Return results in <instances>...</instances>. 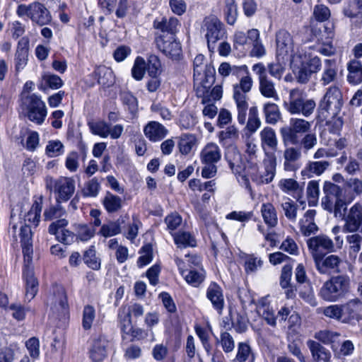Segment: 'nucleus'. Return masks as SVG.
Returning a JSON list of instances; mask_svg holds the SVG:
<instances>
[{
    "label": "nucleus",
    "mask_w": 362,
    "mask_h": 362,
    "mask_svg": "<svg viewBox=\"0 0 362 362\" xmlns=\"http://www.w3.org/2000/svg\"><path fill=\"white\" fill-rule=\"evenodd\" d=\"M180 25V21L175 16L156 17L153 21V28L159 31L154 36L156 47L173 61H180L182 57V45L177 37Z\"/></svg>",
    "instance_id": "nucleus-1"
},
{
    "label": "nucleus",
    "mask_w": 362,
    "mask_h": 362,
    "mask_svg": "<svg viewBox=\"0 0 362 362\" xmlns=\"http://www.w3.org/2000/svg\"><path fill=\"white\" fill-rule=\"evenodd\" d=\"M346 189H350L351 194L347 198L342 196V188L330 182L325 181L323 185L325 196L322 199V208L329 212L334 213L335 217H344L347 206L356 196L362 194V180L358 178H350L344 183Z\"/></svg>",
    "instance_id": "nucleus-2"
},
{
    "label": "nucleus",
    "mask_w": 362,
    "mask_h": 362,
    "mask_svg": "<svg viewBox=\"0 0 362 362\" xmlns=\"http://www.w3.org/2000/svg\"><path fill=\"white\" fill-rule=\"evenodd\" d=\"M20 239L23 256L22 280L25 290V298L30 302L38 293L39 281L35 276L33 266V244L32 233L28 226L21 228Z\"/></svg>",
    "instance_id": "nucleus-3"
},
{
    "label": "nucleus",
    "mask_w": 362,
    "mask_h": 362,
    "mask_svg": "<svg viewBox=\"0 0 362 362\" xmlns=\"http://www.w3.org/2000/svg\"><path fill=\"white\" fill-rule=\"evenodd\" d=\"M69 221L61 218L52 221L48 226V233L64 245H71L74 243H87L95 235V228L88 223H74V232L67 228Z\"/></svg>",
    "instance_id": "nucleus-4"
},
{
    "label": "nucleus",
    "mask_w": 362,
    "mask_h": 362,
    "mask_svg": "<svg viewBox=\"0 0 362 362\" xmlns=\"http://www.w3.org/2000/svg\"><path fill=\"white\" fill-rule=\"evenodd\" d=\"M349 288L350 279L347 276H334L323 284L318 296L325 301L336 302L345 297Z\"/></svg>",
    "instance_id": "nucleus-5"
},
{
    "label": "nucleus",
    "mask_w": 362,
    "mask_h": 362,
    "mask_svg": "<svg viewBox=\"0 0 362 362\" xmlns=\"http://www.w3.org/2000/svg\"><path fill=\"white\" fill-rule=\"evenodd\" d=\"M343 105V95L340 88L337 86H331L319 102L318 117L322 120H326L331 115H339Z\"/></svg>",
    "instance_id": "nucleus-6"
},
{
    "label": "nucleus",
    "mask_w": 362,
    "mask_h": 362,
    "mask_svg": "<svg viewBox=\"0 0 362 362\" xmlns=\"http://www.w3.org/2000/svg\"><path fill=\"white\" fill-rule=\"evenodd\" d=\"M224 157L238 182L247 191L252 192V188L250 180L247 178L246 165L238 148L235 146H228L225 151Z\"/></svg>",
    "instance_id": "nucleus-7"
},
{
    "label": "nucleus",
    "mask_w": 362,
    "mask_h": 362,
    "mask_svg": "<svg viewBox=\"0 0 362 362\" xmlns=\"http://www.w3.org/2000/svg\"><path fill=\"white\" fill-rule=\"evenodd\" d=\"M16 14L18 17L27 16L33 23L40 26L51 23L52 18L50 11L44 4L33 1L28 5L21 4L17 6Z\"/></svg>",
    "instance_id": "nucleus-8"
},
{
    "label": "nucleus",
    "mask_w": 362,
    "mask_h": 362,
    "mask_svg": "<svg viewBox=\"0 0 362 362\" xmlns=\"http://www.w3.org/2000/svg\"><path fill=\"white\" fill-rule=\"evenodd\" d=\"M21 103V106L26 111V116L30 121L37 124H42L44 122L47 115V109L40 95L27 94L22 96Z\"/></svg>",
    "instance_id": "nucleus-9"
},
{
    "label": "nucleus",
    "mask_w": 362,
    "mask_h": 362,
    "mask_svg": "<svg viewBox=\"0 0 362 362\" xmlns=\"http://www.w3.org/2000/svg\"><path fill=\"white\" fill-rule=\"evenodd\" d=\"M310 128V124L299 118H291L289 124L280 128L283 143L285 146L299 144L301 137L307 133Z\"/></svg>",
    "instance_id": "nucleus-10"
},
{
    "label": "nucleus",
    "mask_w": 362,
    "mask_h": 362,
    "mask_svg": "<svg viewBox=\"0 0 362 362\" xmlns=\"http://www.w3.org/2000/svg\"><path fill=\"white\" fill-rule=\"evenodd\" d=\"M46 188L54 191L56 203L68 202L75 192V182L72 177L61 176L57 179L52 177L46 180Z\"/></svg>",
    "instance_id": "nucleus-11"
},
{
    "label": "nucleus",
    "mask_w": 362,
    "mask_h": 362,
    "mask_svg": "<svg viewBox=\"0 0 362 362\" xmlns=\"http://www.w3.org/2000/svg\"><path fill=\"white\" fill-rule=\"evenodd\" d=\"M264 172L263 175L259 173L257 163H251L249 165V171L247 173V178L252 180L257 185L269 184L272 182L276 175V158L272 155L268 160L264 161Z\"/></svg>",
    "instance_id": "nucleus-12"
},
{
    "label": "nucleus",
    "mask_w": 362,
    "mask_h": 362,
    "mask_svg": "<svg viewBox=\"0 0 362 362\" xmlns=\"http://www.w3.org/2000/svg\"><path fill=\"white\" fill-rule=\"evenodd\" d=\"M300 64L297 66L295 75L300 83H306L313 74H316L322 68L321 59L311 54L300 56Z\"/></svg>",
    "instance_id": "nucleus-13"
},
{
    "label": "nucleus",
    "mask_w": 362,
    "mask_h": 362,
    "mask_svg": "<svg viewBox=\"0 0 362 362\" xmlns=\"http://www.w3.org/2000/svg\"><path fill=\"white\" fill-rule=\"evenodd\" d=\"M206 28L205 37L209 49H214L217 41L223 38L226 30L223 23L216 16L206 18L204 21Z\"/></svg>",
    "instance_id": "nucleus-14"
},
{
    "label": "nucleus",
    "mask_w": 362,
    "mask_h": 362,
    "mask_svg": "<svg viewBox=\"0 0 362 362\" xmlns=\"http://www.w3.org/2000/svg\"><path fill=\"white\" fill-rule=\"evenodd\" d=\"M252 71L259 76V88L261 94L265 98H273L278 100L279 96L274 88V84L268 79L264 65L261 62L255 64L252 66Z\"/></svg>",
    "instance_id": "nucleus-15"
},
{
    "label": "nucleus",
    "mask_w": 362,
    "mask_h": 362,
    "mask_svg": "<svg viewBox=\"0 0 362 362\" xmlns=\"http://www.w3.org/2000/svg\"><path fill=\"white\" fill-rule=\"evenodd\" d=\"M215 68L211 64H206L204 70V77H199L201 79L200 86L197 88V94L202 98V103L210 101L209 91L216 80Z\"/></svg>",
    "instance_id": "nucleus-16"
},
{
    "label": "nucleus",
    "mask_w": 362,
    "mask_h": 362,
    "mask_svg": "<svg viewBox=\"0 0 362 362\" xmlns=\"http://www.w3.org/2000/svg\"><path fill=\"white\" fill-rule=\"evenodd\" d=\"M109 344L110 341L103 334L93 339L88 349V356L92 362H103L107 358Z\"/></svg>",
    "instance_id": "nucleus-17"
},
{
    "label": "nucleus",
    "mask_w": 362,
    "mask_h": 362,
    "mask_svg": "<svg viewBox=\"0 0 362 362\" xmlns=\"http://www.w3.org/2000/svg\"><path fill=\"white\" fill-rule=\"evenodd\" d=\"M308 249L313 258L315 254H327L334 251V245L332 239L325 235H320L309 238L307 241Z\"/></svg>",
    "instance_id": "nucleus-18"
},
{
    "label": "nucleus",
    "mask_w": 362,
    "mask_h": 362,
    "mask_svg": "<svg viewBox=\"0 0 362 362\" xmlns=\"http://www.w3.org/2000/svg\"><path fill=\"white\" fill-rule=\"evenodd\" d=\"M206 297L211 302L212 308L222 314L225 306L223 290L216 281H211L206 291Z\"/></svg>",
    "instance_id": "nucleus-19"
},
{
    "label": "nucleus",
    "mask_w": 362,
    "mask_h": 362,
    "mask_svg": "<svg viewBox=\"0 0 362 362\" xmlns=\"http://www.w3.org/2000/svg\"><path fill=\"white\" fill-rule=\"evenodd\" d=\"M327 254H315L313 260L315 268L321 274H325L332 270H338L341 263V259L338 255H330L325 257Z\"/></svg>",
    "instance_id": "nucleus-20"
},
{
    "label": "nucleus",
    "mask_w": 362,
    "mask_h": 362,
    "mask_svg": "<svg viewBox=\"0 0 362 362\" xmlns=\"http://www.w3.org/2000/svg\"><path fill=\"white\" fill-rule=\"evenodd\" d=\"M361 304V300L357 298L341 304L342 322L351 323L362 320V316L360 314Z\"/></svg>",
    "instance_id": "nucleus-21"
},
{
    "label": "nucleus",
    "mask_w": 362,
    "mask_h": 362,
    "mask_svg": "<svg viewBox=\"0 0 362 362\" xmlns=\"http://www.w3.org/2000/svg\"><path fill=\"white\" fill-rule=\"evenodd\" d=\"M43 197L36 196L33 197V202L30 210L25 214L24 220L28 223H25L21 226L22 228L24 226H28L31 229V226L35 228L37 227L40 222L41 212L42 209ZM21 228H20V230ZM32 231V230H30ZM33 233V232H31ZM21 233H19V235ZM33 233H32V236Z\"/></svg>",
    "instance_id": "nucleus-22"
},
{
    "label": "nucleus",
    "mask_w": 362,
    "mask_h": 362,
    "mask_svg": "<svg viewBox=\"0 0 362 362\" xmlns=\"http://www.w3.org/2000/svg\"><path fill=\"white\" fill-rule=\"evenodd\" d=\"M90 76L95 79L97 84L101 85L103 89L110 88L115 83L114 71L105 65L95 66Z\"/></svg>",
    "instance_id": "nucleus-23"
},
{
    "label": "nucleus",
    "mask_w": 362,
    "mask_h": 362,
    "mask_svg": "<svg viewBox=\"0 0 362 362\" xmlns=\"http://www.w3.org/2000/svg\"><path fill=\"white\" fill-rule=\"evenodd\" d=\"M343 218V217H341ZM344 230L349 233L356 232L362 224V206L356 203L345 218Z\"/></svg>",
    "instance_id": "nucleus-24"
},
{
    "label": "nucleus",
    "mask_w": 362,
    "mask_h": 362,
    "mask_svg": "<svg viewBox=\"0 0 362 362\" xmlns=\"http://www.w3.org/2000/svg\"><path fill=\"white\" fill-rule=\"evenodd\" d=\"M339 67L337 59H326L324 60V66L320 80L323 86H326L337 81Z\"/></svg>",
    "instance_id": "nucleus-25"
},
{
    "label": "nucleus",
    "mask_w": 362,
    "mask_h": 362,
    "mask_svg": "<svg viewBox=\"0 0 362 362\" xmlns=\"http://www.w3.org/2000/svg\"><path fill=\"white\" fill-rule=\"evenodd\" d=\"M29 44L28 37H22L18 42L15 54V68L16 71L23 69L28 63Z\"/></svg>",
    "instance_id": "nucleus-26"
},
{
    "label": "nucleus",
    "mask_w": 362,
    "mask_h": 362,
    "mask_svg": "<svg viewBox=\"0 0 362 362\" xmlns=\"http://www.w3.org/2000/svg\"><path fill=\"white\" fill-rule=\"evenodd\" d=\"M278 185L283 192L291 195L296 200H298L304 194V183L300 185L293 178L281 179Z\"/></svg>",
    "instance_id": "nucleus-27"
},
{
    "label": "nucleus",
    "mask_w": 362,
    "mask_h": 362,
    "mask_svg": "<svg viewBox=\"0 0 362 362\" xmlns=\"http://www.w3.org/2000/svg\"><path fill=\"white\" fill-rule=\"evenodd\" d=\"M180 274L186 283L194 288L199 287L206 277V272L204 268L184 269L180 272Z\"/></svg>",
    "instance_id": "nucleus-28"
},
{
    "label": "nucleus",
    "mask_w": 362,
    "mask_h": 362,
    "mask_svg": "<svg viewBox=\"0 0 362 362\" xmlns=\"http://www.w3.org/2000/svg\"><path fill=\"white\" fill-rule=\"evenodd\" d=\"M329 166V163L327 160L308 161L304 169L301 171V175L303 179L311 178L314 175H321Z\"/></svg>",
    "instance_id": "nucleus-29"
},
{
    "label": "nucleus",
    "mask_w": 362,
    "mask_h": 362,
    "mask_svg": "<svg viewBox=\"0 0 362 362\" xmlns=\"http://www.w3.org/2000/svg\"><path fill=\"white\" fill-rule=\"evenodd\" d=\"M238 88V85L234 86L233 99L237 105L238 122L240 124H244L246 121L248 103L246 100V95L241 93Z\"/></svg>",
    "instance_id": "nucleus-30"
},
{
    "label": "nucleus",
    "mask_w": 362,
    "mask_h": 362,
    "mask_svg": "<svg viewBox=\"0 0 362 362\" xmlns=\"http://www.w3.org/2000/svg\"><path fill=\"white\" fill-rule=\"evenodd\" d=\"M200 157L203 164H215L221 158L220 148L217 144L209 143L202 150Z\"/></svg>",
    "instance_id": "nucleus-31"
},
{
    "label": "nucleus",
    "mask_w": 362,
    "mask_h": 362,
    "mask_svg": "<svg viewBox=\"0 0 362 362\" xmlns=\"http://www.w3.org/2000/svg\"><path fill=\"white\" fill-rule=\"evenodd\" d=\"M347 81L351 85H358L362 83V63L356 59H352L347 63Z\"/></svg>",
    "instance_id": "nucleus-32"
},
{
    "label": "nucleus",
    "mask_w": 362,
    "mask_h": 362,
    "mask_svg": "<svg viewBox=\"0 0 362 362\" xmlns=\"http://www.w3.org/2000/svg\"><path fill=\"white\" fill-rule=\"evenodd\" d=\"M144 134L151 141H161L167 134V130L160 123L150 122L144 129Z\"/></svg>",
    "instance_id": "nucleus-33"
},
{
    "label": "nucleus",
    "mask_w": 362,
    "mask_h": 362,
    "mask_svg": "<svg viewBox=\"0 0 362 362\" xmlns=\"http://www.w3.org/2000/svg\"><path fill=\"white\" fill-rule=\"evenodd\" d=\"M307 344L315 361L329 362L330 361V351L321 345L320 342L309 339Z\"/></svg>",
    "instance_id": "nucleus-34"
},
{
    "label": "nucleus",
    "mask_w": 362,
    "mask_h": 362,
    "mask_svg": "<svg viewBox=\"0 0 362 362\" xmlns=\"http://www.w3.org/2000/svg\"><path fill=\"white\" fill-rule=\"evenodd\" d=\"M82 259L84 264L92 270L98 271L101 268V259L97 256L94 245H90L83 252Z\"/></svg>",
    "instance_id": "nucleus-35"
},
{
    "label": "nucleus",
    "mask_w": 362,
    "mask_h": 362,
    "mask_svg": "<svg viewBox=\"0 0 362 362\" xmlns=\"http://www.w3.org/2000/svg\"><path fill=\"white\" fill-rule=\"evenodd\" d=\"M101 203L108 214H114L122 208V199L120 197L107 191Z\"/></svg>",
    "instance_id": "nucleus-36"
},
{
    "label": "nucleus",
    "mask_w": 362,
    "mask_h": 362,
    "mask_svg": "<svg viewBox=\"0 0 362 362\" xmlns=\"http://www.w3.org/2000/svg\"><path fill=\"white\" fill-rule=\"evenodd\" d=\"M255 356L248 341L238 343L237 353L233 362H255Z\"/></svg>",
    "instance_id": "nucleus-37"
},
{
    "label": "nucleus",
    "mask_w": 362,
    "mask_h": 362,
    "mask_svg": "<svg viewBox=\"0 0 362 362\" xmlns=\"http://www.w3.org/2000/svg\"><path fill=\"white\" fill-rule=\"evenodd\" d=\"M259 38V32L257 29H250L247 33L238 31L234 35L233 43L235 47L238 45H250L251 42H255Z\"/></svg>",
    "instance_id": "nucleus-38"
},
{
    "label": "nucleus",
    "mask_w": 362,
    "mask_h": 362,
    "mask_svg": "<svg viewBox=\"0 0 362 362\" xmlns=\"http://www.w3.org/2000/svg\"><path fill=\"white\" fill-rule=\"evenodd\" d=\"M223 18L227 24L233 25L238 16V5L235 0H224Z\"/></svg>",
    "instance_id": "nucleus-39"
},
{
    "label": "nucleus",
    "mask_w": 362,
    "mask_h": 362,
    "mask_svg": "<svg viewBox=\"0 0 362 362\" xmlns=\"http://www.w3.org/2000/svg\"><path fill=\"white\" fill-rule=\"evenodd\" d=\"M342 13L349 18H362V0H349L344 5Z\"/></svg>",
    "instance_id": "nucleus-40"
},
{
    "label": "nucleus",
    "mask_w": 362,
    "mask_h": 362,
    "mask_svg": "<svg viewBox=\"0 0 362 362\" xmlns=\"http://www.w3.org/2000/svg\"><path fill=\"white\" fill-rule=\"evenodd\" d=\"M261 212L264 223L270 228L277 225L278 218L275 207L272 203H264L261 207Z\"/></svg>",
    "instance_id": "nucleus-41"
},
{
    "label": "nucleus",
    "mask_w": 362,
    "mask_h": 362,
    "mask_svg": "<svg viewBox=\"0 0 362 362\" xmlns=\"http://www.w3.org/2000/svg\"><path fill=\"white\" fill-rule=\"evenodd\" d=\"M173 240L176 245L182 247H194L197 246V240L194 236L188 231H179L173 235Z\"/></svg>",
    "instance_id": "nucleus-42"
},
{
    "label": "nucleus",
    "mask_w": 362,
    "mask_h": 362,
    "mask_svg": "<svg viewBox=\"0 0 362 362\" xmlns=\"http://www.w3.org/2000/svg\"><path fill=\"white\" fill-rule=\"evenodd\" d=\"M263 112L265 122L267 124H275L281 119V112L279 106L274 103L267 102L264 105Z\"/></svg>",
    "instance_id": "nucleus-43"
},
{
    "label": "nucleus",
    "mask_w": 362,
    "mask_h": 362,
    "mask_svg": "<svg viewBox=\"0 0 362 362\" xmlns=\"http://www.w3.org/2000/svg\"><path fill=\"white\" fill-rule=\"evenodd\" d=\"M233 320L230 327H233L237 333L242 334L245 332L249 322L246 313L244 311L239 312L237 310L233 309Z\"/></svg>",
    "instance_id": "nucleus-44"
},
{
    "label": "nucleus",
    "mask_w": 362,
    "mask_h": 362,
    "mask_svg": "<svg viewBox=\"0 0 362 362\" xmlns=\"http://www.w3.org/2000/svg\"><path fill=\"white\" fill-rule=\"evenodd\" d=\"M120 100L123 105L126 106L132 116L139 112V101L137 98L131 91H124L120 93Z\"/></svg>",
    "instance_id": "nucleus-45"
},
{
    "label": "nucleus",
    "mask_w": 362,
    "mask_h": 362,
    "mask_svg": "<svg viewBox=\"0 0 362 362\" xmlns=\"http://www.w3.org/2000/svg\"><path fill=\"white\" fill-rule=\"evenodd\" d=\"M146 64L148 76L161 75L163 73L162 63L158 55L148 54L146 57Z\"/></svg>",
    "instance_id": "nucleus-46"
},
{
    "label": "nucleus",
    "mask_w": 362,
    "mask_h": 362,
    "mask_svg": "<svg viewBox=\"0 0 362 362\" xmlns=\"http://www.w3.org/2000/svg\"><path fill=\"white\" fill-rule=\"evenodd\" d=\"M146 71V64L145 59L141 56H137L131 69L132 77L136 81H141Z\"/></svg>",
    "instance_id": "nucleus-47"
},
{
    "label": "nucleus",
    "mask_w": 362,
    "mask_h": 362,
    "mask_svg": "<svg viewBox=\"0 0 362 362\" xmlns=\"http://www.w3.org/2000/svg\"><path fill=\"white\" fill-rule=\"evenodd\" d=\"M96 317L95 308L93 305H86L82 312L81 326L83 330L88 331L92 328Z\"/></svg>",
    "instance_id": "nucleus-48"
},
{
    "label": "nucleus",
    "mask_w": 362,
    "mask_h": 362,
    "mask_svg": "<svg viewBox=\"0 0 362 362\" xmlns=\"http://www.w3.org/2000/svg\"><path fill=\"white\" fill-rule=\"evenodd\" d=\"M260 138L262 145H267L272 149L277 147V139L275 131L270 127H265L260 132Z\"/></svg>",
    "instance_id": "nucleus-49"
},
{
    "label": "nucleus",
    "mask_w": 362,
    "mask_h": 362,
    "mask_svg": "<svg viewBox=\"0 0 362 362\" xmlns=\"http://www.w3.org/2000/svg\"><path fill=\"white\" fill-rule=\"evenodd\" d=\"M306 193L309 206H316L320 194L319 181L310 180L308 183Z\"/></svg>",
    "instance_id": "nucleus-50"
},
{
    "label": "nucleus",
    "mask_w": 362,
    "mask_h": 362,
    "mask_svg": "<svg viewBox=\"0 0 362 362\" xmlns=\"http://www.w3.org/2000/svg\"><path fill=\"white\" fill-rule=\"evenodd\" d=\"M139 253H144V255L139 257L137 259V266L139 268L144 267L150 264L153 259V246L151 243H147L143 245Z\"/></svg>",
    "instance_id": "nucleus-51"
},
{
    "label": "nucleus",
    "mask_w": 362,
    "mask_h": 362,
    "mask_svg": "<svg viewBox=\"0 0 362 362\" xmlns=\"http://www.w3.org/2000/svg\"><path fill=\"white\" fill-rule=\"evenodd\" d=\"M100 189V184L97 177H93L85 183L81 194L83 197H95Z\"/></svg>",
    "instance_id": "nucleus-52"
},
{
    "label": "nucleus",
    "mask_w": 362,
    "mask_h": 362,
    "mask_svg": "<svg viewBox=\"0 0 362 362\" xmlns=\"http://www.w3.org/2000/svg\"><path fill=\"white\" fill-rule=\"evenodd\" d=\"M120 233V223L118 221H110L107 224L102 225L98 234L104 238H108L118 235Z\"/></svg>",
    "instance_id": "nucleus-53"
},
{
    "label": "nucleus",
    "mask_w": 362,
    "mask_h": 362,
    "mask_svg": "<svg viewBox=\"0 0 362 362\" xmlns=\"http://www.w3.org/2000/svg\"><path fill=\"white\" fill-rule=\"evenodd\" d=\"M109 126L110 124L103 120L88 123L90 132L101 138H107L109 136Z\"/></svg>",
    "instance_id": "nucleus-54"
},
{
    "label": "nucleus",
    "mask_w": 362,
    "mask_h": 362,
    "mask_svg": "<svg viewBox=\"0 0 362 362\" xmlns=\"http://www.w3.org/2000/svg\"><path fill=\"white\" fill-rule=\"evenodd\" d=\"M66 214V211L61 206V204H57L56 205H50L49 207L46 208L44 211V218L45 221H52L54 218L61 219L62 216Z\"/></svg>",
    "instance_id": "nucleus-55"
},
{
    "label": "nucleus",
    "mask_w": 362,
    "mask_h": 362,
    "mask_svg": "<svg viewBox=\"0 0 362 362\" xmlns=\"http://www.w3.org/2000/svg\"><path fill=\"white\" fill-rule=\"evenodd\" d=\"M118 321L120 325L121 332L126 333L127 327L132 325V315L130 309L122 306L118 311Z\"/></svg>",
    "instance_id": "nucleus-56"
},
{
    "label": "nucleus",
    "mask_w": 362,
    "mask_h": 362,
    "mask_svg": "<svg viewBox=\"0 0 362 362\" xmlns=\"http://www.w3.org/2000/svg\"><path fill=\"white\" fill-rule=\"evenodd\" d=\"M66 136L69 140L77 143V146L84 158L86 153V146L83 141L81 133L76 132L74 127H69L66 132Z\"/></svg>",
    "instance_id": "nucleus-57"
},
{
    "label": "nucleus",
    "mask_w": 362,
    "mask_h": 362,
    "mask_svg": "<svg viewBox=\"0 0 362 362\" xmlns=\"http://www.w3.org/2000/svg\"><path fill=\"white\" fill-rule=\"evenodd\" d=\"M42 80L45 86L52 90H57L64 86L63 80L57 74H45L42 76Z\"/></svg>",
    "instance_id": "nucleus-58"
},
{
    "label": "nucleus",
    "mask_w": 362,
    "mask_h": 362,
    "mask_svg": "<svg viewBox=\"0 0 362 362\" xmlns=\"http://www.w3.org/2000/svg\"><path fill=\"white\" fill-rule=\"evenodd\" d=\"M217 342H220L223 351L228 354L233 351L235 348V341L228 332H223L220 335V341L217 339Z\"/></svg>",
    "instance_id": "nucleus-59"
},
{
    "label": "nucleus",
    "mask_w": 362,
    "mask_h": 362,
    "mask_svg": "<svg viewBox=\"0 0 362 362\" xmlns=\"http://www.w3.org/2000/svg\"><path fill=\"white\" fill-rule=\"evenodd\" d=\"M293 90H291L290 93L291 100L289 103L284 101V106L291 114H299L302 110L303 98H293Z\"/></svg>",
    "instance_id": "nucleus-60"
},
{
    "label": "nucleus",
    "mask_w": 362,
    "mask_h": 362,
    "mask_svg": "<svg viewBox=\"0 0 362 362\" xmlns=\"http://www.w3.org/2000/svg\"><path fill=\"white\" fill-rule=\"evenodd\" d=\"M331 120L326 122L329 132L332 134L339 135L344 125V120L341 117L331 115Z\"/></svg>",
    "instance_id": "nucleus-61"
},
{
    "label": "nucleus",
    "mask_w": 362,
    "mask_h": 362,
    "mask_svg": "<svg viewBox=\"0 0 362 362\" xmlns=\"http://www.w3.org/2000/svg\"><path fill=\"white\" fill-rule=\"evenodd\" d=\"M182 221V216L176 211L171 212L164 218V222L167 225V229L171 233L178 228Z\"/></svg>",
    "instance_id": "nucleus-62"
},
{
    "label": "nucleus",
    "mask_w": 362,
    "mask_h": 362,
    "mask_svg": "<svg viewBox=\"0 0 362 362\" xmlns=\"http://www.w3.org/2000/svg\"><path fill=\"white\" fill-rule=\"evenodd\" d=\"M8 310L13 311L11 314L13 318L17 321H23L25 319L26 314L29 310V308H25L21 304L11 303L8 306Z\"/></svg>",
    "instance_id": "nucleus-63"
},
{
    "label": "nucleus",
    "mask_w": 362,
    "mask_h": 362,
    "mask_svg": "<svg viewBox=\"0 0 362 362\" xmlns=\"http://www.w3.org/2000/svg\"><path fill=\"white\" fill-rule=\"evenodd\" d=\"M63 144L59 140L50 141L46 146L45 152L48 157H55L63 153Z\"/></svg>",
    "instance_id": "nucleus-64"
}]
</instances>
